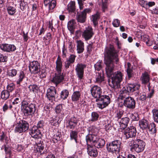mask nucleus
<instances>
[{
    "label": "nucleus",
    "mask_w": 158,
    "mask_h": 158,
    "mask_svg": "<svg viewBox=\"0 0 158 158\" xmlns=\"http://www.w3.org/2000/svg\"><path fill=\"white\" fill-rule=\"evenodd\" d=\"M118 61L117 52L114 47L111 45L106 48L104 59V63L106 65V72L107 77L110 78L111 80V84H109V85L115 89L119 88L120 84L123 79V74L121 72L114 73V62L117 64Z\"/></svg>",
    "instance_id": "f257e3e1"
},
{
    "label": "nucleus",
    "mask_w": 158,
    "mask_h": 158,
    "mask_svg": "<svg viewBox=\"0 0 158 158\" xmlns=\"http://www.w3.org/2000/svg\"><path fill=\"white\" fill-rule=\"evenodd\" d=\"M119 106H123L129 109H134L135 106V102L133 98L129 96V94L121 92L118 97Z\"/></svg>",
    "instance_id": "f03ea898"
},
{
    "label": "nucleus",
    "mask_w": 158,
    "mask_h": 158,
    "mask_svg": "<svg viewBox=\"0 0 158 158\" xmlns=\"http://www.w3.org/2000/svg\"><path fill=\"white\" fill-rule=\"evenodd\" d=\"M128 145L131 147L130 150L131 151L134 150L137 153L142 152L145 147V143L142 140L136 139H131L128 142Z\"/></svg>",
    "instance_id": "7ed1b4c3"
},
{
    "label": "nucleus",
    "mask_w": 158,
    "mask_h": 158,
    "mask_svg": "<svg viewBox=\"0 0 158 158\" xmlns=\"http://www.w3.org/2000/svg\"><path fill=\"white\" fill-rule=\"evenodd\" d=\"M30 103L29 101L25 100L23 101L21 103V110L24 114L26 116L33 114L36 109V107L35 104Z\"/></svg>",
    "instance_id": "20e7f679"
},
{
    "label": "nucleus",
    "mask_w": 158,
    "mask_h": 158,
    "mask_svg": "<svg viewBox=\"0 0 158 158\" xmlns=\"http://www.w3.org/2000/svg\"><path fill=\"white\" fill-rule=\"evenodd\" d=\"M87 138L88 141L87 143L93 144L94 147L97 148H102L105 145V142L104 139L99 138L98 136L93 135Z\"/></svg>",
    "instance_id": "39448f33"
},
{
    "label": "nucleus",
    "mask_w": 158,
    "mask_h": 158,
    "mask_svg": "<svg viewBox=\"0 0 158 158\" xmlns=\"http://www.w3.org/2000/svg\"><path fill=\"white\" fill-rule=\"evenodd\" d=\"M121 142L118 140H114L111 142L107 143L106 149L110 152L116 153L120 151Z\"/></svg>",
    "instance_id": "423d86ee"
},
{
    "label": "nucleus",
    "mask_w": 158,
    "mask_h": 158,
    "mask_svg": "<svg viewBox=\"0 0 158 158\" xmlns=\"http://www.w3.org/2000/svg\"><path fill=\"white\" fill-rule=\"evenodd\" d=\"M140 87V85L138 84H128L126 86L122 88V92L129 94V93L137 91L136 94L138 95L139 93V90Z\"/></svg>",
    "instance_id": "0eeeda50"
},
{
    "label": "nucleus",
    "mask_w": 158,
    "mask_h": 158,
    "mask_svg": "<svg viewBox=\"0 0 158 158\" xmlns=\"http://www.w3.org/2000/svg\"><path fill=\"white\" fill-rule=\"evenodd\" d=\"M110 98L107 95H102L96 101H99L97 104V106L99 108L102 109L107 106L110 102Z\"/></svg>",
    "instance_id": "6e6552de"
},
{
    "label": "nucleus",
    "mask_w": 158,
    "mask_h": 158,
    "mask_svg": "<svg viewBox=\"0 0 158 158\" xmlns=\"http://www.w3.org/2000/svg\"><path fill=\"white\" fill-rule=\"evenodd\" d=\"M29 128V124L25 120H21L19 123H18L16 125L15 129V132L19 133L25 132L27 131Z\"/></svg>",
    "instance_id": "1a4fd4ad"
},
{
    "label": "nucleus",
    "mask_w": 158,
    "mask_h": 158,
    "mask_svg": "<svg viewBox=\"0 0 158 158\" xmlns=\"http://www.w3.org/2000/svg\"><path fill=\"white\" fill-rule=\"evenodd\" d=\"M91 9L88 8L85 9L83 11L79 12H77L76 18L78 22L81 23H85L86 19L87 13H89L91 12Z\"/></svg>",
    "instance_id": "9d476101"
},
{
    "label": "nucleus",
    "mask_w": 158,
    "mask_h": 158,
    "mask_svg": "<svg viewBox=\"0 0 158 158\" xmlns=\"http://www.w3.org/2000/svg\"><path fill=\"white\" fill-rule=\"evenodd\" d=\"M137 131L135 127L131 126L127 127L124 132L126 139L135 137L136 135Z\"/></svg>",
    "instance_id": "9b49d317"
},
{
    "label": "nucleus",
    "mask_w": 158,
    "mask_h": 158,
    "mask_svg": "<svg viewBox=\"0 0 158 158\" xmlns=\"http://www.w3.org/2000/svg\"><path fill=\"white\" fill-rule=\"evenodd\" d=\"M86 67V64L82 63H78L77 65L75 70L76 75L79 80L83 78L84 74V69Z\"/></svg>",
    "instance_id": "f8f14e48"
},
{
    "label": "nucleus",
    "mask_w": 158,
    "mask_h": 158,
    "mask_svg": "<svg viewBox=\"0 0 158 158\" xmlns=\"http://www.w3.org/2000/svg\"><path fill=\"white\" fill-rule=\"evenodd\" d=\"M29 70L31 73L35 74L40 71V66L39 63L35 61L30 62L29 64Z\"/></svg>",
    "instance_id": "ddd939ff"
},
{
    "label": "nucleus",
    "mask_w": 158,
    "mask_h": 158,
    "mask_svg": "<svg viewBox=\"0 0 158 158\" xmlns=\"http://www.w3.org/2000/svg\"><path fill=\"white\" fill-rule=\"evenodd\" d=\"M94 34L92 28L88 26L83 32L82 36L86 41L90 39Z\"/></svg>",
    "instance_id": "4468645a"
},
{
    "label": "nucleus",
    "mask_w": 158,
    "mask_h": 158,
    "mask_svg": "<svg viewBox=\"0 0 158 158\" xmlns=\"http://www.w3.org/2000/svg\"><path fill=\"white\" fill-rule=\"evenodd\" d=\"M64 79V76L63 73H57L56 72L55 74V76L51 80V81L55 84L56 86L60 83L63 82Z\"/></svg>",
    "instance_id": "2eb2a0df"
},
{
    "label": "nucleus",
    "mask_w": 158,
    "mask_h": 158,
    "mask_svg": "<svg viewBox=\"0 0 158 158\" xmlns=\"http://www.w3.org/2000/svg\"><path fill=\"white\" fill-rule=\"evenodd\" d=\"M91 93L93 97L98 99L101 96L102 91L101 87L97 85L92 87L91 89Z\"/></svg>",
    "instance_id": "dca6fc26"
},
{
    "label": "nucleus",
    "mask_w": 158,
    "mask_h": 158,
    "mask_svg": "<svg viewBox=\"0 0 158 158\" xmlns=\"http://www.w3.org/2000/svg\"><path fill=\"white\" fill-rule=\"evenodd\" d=\"M0 48L3 51L8 52H14L16 49L14 45L7 44H0Z\"/></svg>",
    "instance_id": "f3484780"
},
{
    "label": "nucleus",
    "mask_w": 158,
    "mask_h": 158,
    "mask_svg": "<svg viewBox=\"0 0 158 158\" xmlns=\"http://www.w3.org/2000/svg\"><path fill=\"white\" fill-rule=\"evenodd\" d=\"M56 95V90L54 87L51 86L48 89L46 96L49 100L51 102L54 100Z\"/></svg>",
    "instance_id": "a211bd4d"
},
{
    "label": "nucleus",
    "mask_w": 158,
    "mask_h": 158,
    "mask_svg": "<svg viewBox=\"0 0 158 158\" xmlns=\"http://www.w3.org/2000/svg\"><path fill=\"white\" fill-rule=\"evenodd\" d=\"M29 134L32 137L35 139L40 138L42 136L40 130L38 129L36 126L32 127L30 130Z\"/></svg>",
    "instance_id": "6ab92c4d"
},
{
    "label": "nucleus",
    "mask_w": 158,
    "mask_h": 158,
    "mask_svg": "<svg viewBox=\"0 0 158 158\" xmlns=\"http://www.w3.org/2000/svg\"><path fill=\"white\" fill-rule=\"evenodd\" d=\"M87 145V152L88 155L92 157H95L98 155V152L97 149L93 147L91 143H86Z\"/></svg>",
    "instance_id": "aec40b11"
},
{
    "label": "nucleus",
    "mask_w": 158,
    "mask_h": 158,
    "mask_svg": "<svg viewBox=\"0 0 158 158\" xmlns=\"http://www.w3.org/2000/svg\"><path fill=\"white\" fill-rule=\"evenodd\" d=\"M88 131H89V134L85 137V140L86 143L88 142V137H89L90 136L95 135L98 136L97 134L98 133V129L94 127H91L88 128Z\"/></svg>",
    "instance_id": "412c9836"
},
{
    "label": "nucleus",
    "mask_w": 158,
    "mask_h": 158,
    "mask_svg": "<svg viewBox=\"0 0 158 158\" xmlns=\"http://www.w3.org/2000/svg\"><path fill=\"white\" fill-rule=\"evenodd\" d=\"M78 122V120L75 117H71L69 121L68 125L67 127L70 129H73L77 125Z\"/></svg>",
    "instance_id": "4be33fe9"
},
{
    "label": "nucleus",
    "mask_w": 158,
    "mask_h": 158,
    "mask_svg": "<svg viewBox=\"0 0 158 158\" xmlns=\"http://www.w3.org/2000/svg\"><path fill=\"white\" fill-rule=\"evenodd\" d=\"M130 121L128 117L123 118L119 121V124L121 129H125L127 126Z\"/></svg>",
    "instance_id": "5701e85b"
},
{
    "label": "nucleus",
    "mask_w": 158,
    "mask_h": 158,
    "mask_svg": "<svg viewBox=\"0 0 158 158\" xmlns=\"http://www.w3.org/2000/svg\"><path fill=\"white\" fill-rule=\"evenodd\" d=\"M56 63V72L57 73H61L63 66L62 62L59 56H58Z\"/></svg>",
    "instance_id": "b1692460"
},
{
    "label": "nucleus",
    "mask_w": 158,
    "mask_h": 158,
    "mask_svg": "<svg viewBox=\"0 0 158 158\" xmlns=\"http://www.w3.org/2000/svg\"><path fill=\"white\" fill-rule=\"evenodd\" d=\"M77 53L80 54L82 53L84 50V43L81 40H77Z\"/></svg>",
    "instance_id": "393cba45"
},
{
    "label": "nucleus",
    "mask_w": 158,
    "mask_h": 158,
    "mask_svg": "<svg viewBox=\"0 0 158 158\" xmlns=\"http://www.w3.org/2000/svg\"><path fill=\"white\" fill-rule=\"evenodd\" d=\"M127 72L128 77L130 79L134 76V73L132 70L133 67L131 64L129 62L127 63Z\"/></svg>",
    "instance_id": "a878e982"
},
{
    "label": "nucleus",
    "mask_w": 158,
    "mask_h": 158,
    "mask_svg": "<svg viewBox=\"0 0 158 158\" xmlns=\"http://www.w3.org/2000/svg\"><path fill=\"white\" fill-rule=\"evenodd\" d=\"M148 122L145 119H142L139 122V125L143 130H146L148 127Z\"/></svg>",
    "instance_id": "bb28decb"
},
{
    "label": "nucleus",
    "mask_w": 158,
    "mask_h": 158,
    "mask_svg": "<svg viewBox=\"0 0 158 158\" xmlns=\"http://www.w3.org/2000/svg\"><path fill=\"white\" fill-rule=\"evenodd\" d=\"M81 94L79 91H74L71 96L72 100L73 102H76L79 100L81 97Z\"/></svg>",
    "instance_id": "cd10ccee"
},
{
    "label": "nucleus",
    "mask_w": 158,
    "mask_h": 158,
    "mask_svg": "<svg viewBox=\"0 0 158 158\" xmlns=\"http://www.w3.org/2000/svg\"><path fill=\"white\" fill-rule=\"evenodd\" d=\"M76 10L75 2L71 1L67 5V10L70 13L74 12Z\"/></svg>",
    "instance_id": "c85d7f7f"
},
{
    "label": "nucleus",
    "mask_w": 158,
    "mask_h": 158,
    "mask_svg": "<svg viewBox=\"0 0 158 158\" xmlns=\"http://www.w3.org/2000/svg\"><path fill=\"white\" fill-rule=\"evenodd\" d=\"M96 82L97 83H101L104 80V74L103 72L96 73Z\"/></svg>",
    "instance_id": "c756f323"
},
{
    "label": "nucleus",
    "mask_w": 158,
    "mask_h": 158,
    "mask_svg": "<svg viewBox=\"0 0 158 158\" xmlns=\"http://www.w3.org/2000/svg\"><path fill=\"white\" fill-rule=\"evenodd\" d=\"M142 83L146 84L148 83L149 81V77L147 72H145L142 73L141 77Z\"/></svg>",
    "instance_id": "7c9ffc66"
},
{
    "label": "nucleus",
    "mask_w": 158,
    "mask_h": 158,
    "mask_svg": "<svg viewBox=\"0 0 158 158\" xmlns=\"http://www.w3.org/2000/svg\"><path fill=\"white\" fill-rule=\"evenodd\" d=\"M146 130H148L152 134H154L156 133V125L152 123L150 124H149L148 127Z\"/></svg>",
    "instance_id": "2f4dec72"
},
{
    "label": "nucleus",
    "mask_w": 158,
    "mask_h": 158,
    "mask_svg": "<svg viewBox=\"0 0 158 158\" xmlns=\"http://www.w3.org/2000/svg\"><path fill=\"white\" fill-rule=\"evenodd\" d=\"M61 135V133L57 130L56 132L54 133V134L53 137V141L54 143H57L58 141L60 140V138Z\"/></svg>",
    "instance_id": "473e14b6"
},
{
    "label": "nucleus",
    "mask_w": 158,
    "mask_h": 158,
    "mask_svg": "<svg viewBox=\"0 0 158 158\" xmlns=\"http://www.w3.org/2000/svg\"><path fill=\"white\" fill-rule=\"evenodd\" d=\"M40 143H36V150L38 152H39L40 154H43L44 153V152L43 151L44 148V145L43 144L41 141H40Z\"/></svg>",
    "instance_id": "72a5a7b5"
},
{
    "label": "nucleus",
    "mask_w": 158,
    "mask_h": 158,
    "mask_svg": "<svg viewBox=\"0 0 158 158\" xmlns=\"http://www.w3.org/2000/svg\"><path fill=\"white\" fill-rule=\"evenodd\" d=\"M76 24V23L75 20L72 19L69 21L68 23V29L71 31H73L75 28Z\"/></svg>",
    "instance_id": "f704fd0d"
},
{
    "label": "nucleus",
    "mask_w": 158,
    "mask_h": 158,
    "mask_svg": "<svg viewBox=\"0 0 158 158\" xmlns=\"http://www.w3.org/2000/svg\"><path fill=\"white\" fill-rule=\"evenodd\" d=\"M2 148H4L6 153L8 156L10 157L12 156V153L11 151V148L10 146L7 143L4 144L3 146H2Z\"/></svg>",
    "instance_id": "c9c22d12"
},
{
    "label": "nucleus",
    "mask_w": 158,
    "mask_h": 158,
    "mask_svg": "<svg viewBox=\"0 0 158 158\" xmlns=\"http://www.w3.org/2000/svg\"><path fill=\"white\" fill-rule=\"evenodd\" d=\"M15 97L16 98L14 99V101L12 102L13 105H18L21 101V97L20 96V93L17 92L15 93Z\"/></svg>",
    "instance_id": "e433bc0d"
},
{
    "label": "nucleus",
    "mask_w": 158,
    "mask_h": 158,
    "mask_svg": "<svg viewBox=\"0 0 158 158\" xmlns=\"http://www.w3.org/2000/svg\"><path fill=\"white\" fill-rule=\"evenodd\" d=\"M10 96V93L7 90H3L1 92V97L2 99L5 100L8 99Z\"/></svg>",
    "instance_id": "4c0bfd02"
},
{
    "label": "nucleus",
    "mask_w": 158,
    "mask_h": 158,
    "mask_svg": "<svg viewBox=\"0 0 158 158\" xmlns=\"http://www.w3.org/2000/svg\"><path fill=\"white\" fill-rule=\"evenodd\" d=\"M78 132L77 131H71L70 133V137L71 139H74L76 143H77V138L78 137Z\"/></svg>",
    "instance_id": "58836bf2"
},
{
    "label": "nucleus",
    "mask_w": 158,
    "mask_h": 158,
    "mask_svg": "<svg viewBox=\"0 0 158 158\" xmlns=\"http://www.w3.org/2000/svg\"><path fill=\"white\" fill-rule=\"evenodd\" d=\"M69 95V92L67 89H65L63 90L60 94L61 98L63 100H65L68 97Z\"/></svg>",
    "instance_id": "ea45409f"
},
{
    "label": "nucleus",
    "mask_w": 158,
    "mask_h": 158,
    "mask_svg": "<svg viewBox=\"0 0 158 158\" xmlns=\"http://www.w3.org/2000/svg\"><path fill=\"white\" fill-rule=\"evenodd\" d=\"M99 15L98 12L92 16V20L95 26L97 24L98 20L99 19Z\"/></svg>",
    "instance_id": "a19ab883"
},
{
    "label": "nucleus",
    "mask_w": 158,
    "mask_h": 158,
    "mask_svg": "<svg viewBox=\"0 0 158 158\" xmlns=\"http://www.w3.org/2000/svg\"><path fill=\"white\" fill-rule=\"evenodd\" d=\"M152 113L154 121L158 123V110L155 108L153 109Z\"/></svg>",
    "instance_id": "79ce46f5"
},
{
    "label": "nucleus",
    "mask_w": 158,
    "mask_h": 158,
    "mask_svg": "<svg viewBox=\"0 0 158 158\" xmlns=\"http://www.w3.org/2000/svg\"><path fill=\"white\" fill-rule=\"evenodd\" d=\"M91 121L92 122H94L98 120L99 114L96 112H93L91 113Z\"/></svg>",
    "instance_id": "37998d69"
},
{
    "label": "nucleus",
    "mask_w": 158,
    "mask_h": 158,
    "mask_svg": "<svg viewBox=\"0 0 158 158\" xmlns=\"http://www.w3.org/2000/svg\"><path fill=\"white\" fill-rule=\"evenodd\" d=\"M25 75L24 72L20 71L18 76V79L16 81V83L17 84H19L23 81V79L24 78Z\"/></svg>",
    "instance_id": "c03bdc74"
},
{
    "label": "nucleus",
    "mask_w": 158,
    "mask_h": 158,
    "mask_svg": "<svg viewBox=\"0 0 158 158\" xmlns=\"http://www.w3.org/2000/svg\"><path fill=\"white\" fill-rule=\"evenodd\" d=\"M7 10L8 14L10 15H13L16 12V9L15 7L9 6L7 8Z\"/></svg>",
    "instance_id": "a18cd8bd"
},
{
    "label": "nucleus",
    "mask_w": 158,
    "mask_h": 158,
    "mask_svg": "<svg viewBox=\"0 0 158 158\" xmlns=\"http://www.w3.org/2000/svg\"><path fill=\"white\" fill-rule=\"evenodd\" d=\"M28 88L30 91L33 93L37 92L38 89V87L35 85H30Z\"/></svg>",
    "instance_id": "49530a36"
},
{
    "label": "nucleus",
    "mask_w": 158,
    "mask_h": 158,
    "mask_svg": "<svg viewBox=\"0 0 158 158\" xmlns=\"http://www.w3.org/2000/svg\"><path fill=\"white\" fill-rule=\"evenodd\" d=\"M20 7L21 9L23 11L25 10L27 6V3L25 2L24 0H20Z\"/></svg>",
    "instance_id": "de8ad7c7"
},
{
    "label": "nucleus",
    "mask_w": 158,
    "mask_h": 158,
    "mask_svg": "<svg viewBox=\"0 0 158 158\" xmlns=\"http://www.w3.org/2000/svg\"><path fill=\"white\" fill-rule=\"evenodd\" d=\"M12 107V106L10 104H9L7 102H6L3 106V111L6 112L9 109H11Z\"/></svg>",
    "instance_id": "09e8293b"
},
{
    "label": "nucleus",
    "mask_w": 158,
    "mask_h": 158,
    "mask_svg": "<svg viewBox=\"0 0 158 158\" xmlns=\"http://www.w3.org/2000/svg\"><path fill=\"white\" fill-rule=\"evenodd\" d=\"M102 60H99L94 65V68L96 70L99 71L102 68Z\"/></svg>",
    "instance_id": "8fccbe9b"
},
{
    "label": "nucleus",
    "mask_w": 158,
    "mask_h": 158,
    "mask_svg": "<svg viewBox=\"0 0 158 158\" xmlns=\"http://www.w3.org/2000/svg\"><path fill=\"white\" fill-rule=\"evenodd\" d=\"M15 88V85L13 83H10L7 86V90L10 93L13 91Z\"/></svg>",
    "instance_id": "3c124183"
},
{
    "label": "nucleus",
    "mask_w": 158,
    "mask_h": 158,
    "mask_svg": "<svg viewBox=\"0 0 158 158\" xmlns=\"http://www.w3.org/2000/svg\"><path fill=\"white\" fill-rule=\"evenodd\" d=\"M49 4V9L50 10L53 9L56 5V2L55 0H52Z\"/></svg>",
    "instance_id": "603ef678"
},
{
    "label": "nucleus",
    "mask_w": 158,
    "mask_h": 158,
    "mask_svg": "<svg viewBox=\"0 0 158 158\" xmlns=\"http://www.w3.org/2000/svg\"><path fill=\"white\" fill-rule=\"evenodd\" d=\"M17 71L15 69H12L8 71V74L9 76L13 77L16 75Z\"/></svg>",
    "instance_id": "864d4df0"
},
{
    "label": "nucleus",
    "mask_w": 158,
    "mask_h": 158,
    "mask_svg": "<svg viewBox=\"0 0 158 158\" xmlns=\"http://www.w3.org/2000/svg\"><path fill=\"white\" fill-rule=\"evenodd\" d=\"M76 57V56L75 55L73 54L71 55L68 58H67L66 60L73 64L75 62Z\"/></svg>",
    "instance_id": "5fc2aeb1"
},
{
    "label": "nucleus",
    "mask_w": 158,
    "mask_h": 158,
    "mask_svg": "<svg viewBox=\"0 0 158 158\" xmlns=\"http://www.w3.org/2000/svg\"><path fill=\"white\" fill-rule=\"evenodd\" d=\"M7 57L4 56L2 54L0 53V62H5L7 61Z\"/></svg>",
    "instance_id": "6e6d98bb"
},
{
    "label": "nucleus",
    "mask_w": 158,
    "mask_h": 158,
    "mask_svg": "<svg viewBox=\"0 0 158 158\" xmlns=\"http://www.w3.org/2000/svg\"><path fill=\"white\" fill-rule=\"evenodd\" d=\"M79 6V8L80 10H82L83 9L84 7V2L83 1L85 0H77Z\"/></svg>",
    "instance_id": "4d7b16f0"
},
{
    "label": "nucleus",
    "mask_w": 158,
    "mask_h": 158,
    "mask_svg": "<svg viewBox=\"0 0 158 158\" xmlns=\"http://www.w3.org/2000/svg\"><path fill=\"white\" fill-rule=\"evenodd\" d=\"M24 148L25 147L24 146L22 145L18 144L15 149H16L19 152H22L24 150Z\"/></svg>",
    "instance_id": "13d9d810"
},
{
    "label": "nucleus",
    "mask_w": 158,
    "mask_h": 158,
    "mask_svg": "<svg viewBox=\"0 0 158 158\" xmlns=\"http://www.w3.org/2000/svg\"><path fill=\"white\" fill-rule=\"evenodd\" d=\"M67 52V49L65 47V44L64 43L62 50V56L63 58H64L66 57V54Z\"/></svg>",
    "instance_id": "bf43d9fd"
},
{
    "label": "nucleus",
    "mask_w": 158,
    "mask_h": 158,
    "mask_svg": "<svg viewBox=\"0 0 158 158\" xmlns=\"http://www.w3.org/2000/svg\"><path fill=\"white\" fill-rule=\"evenodd\" d=\"M124 112V111L123 110H119L117 112L116 117L118 119L120 118L123 115Z\"/></svg>",
    "instance_id": "052dcab7"
},
{
    "label": "nucleus",
    "mask_w": 158,
    "mask_h": 158,
    "mask_svg": "<svg viewBox=\"0 0 158 158\" xmlns=\"http://www.w3.org/2000/svg\"><path fill=\"white\" fill-rule=\"evenodd\" d=\"M131 118L133 120L135 121H138L139 119V115L137 113L132 114Z\"/></svg>",
    "instance_id": "680f3d73"
},
{
    "label": "nucleus",
    "mask_w": 158,
    "mask_h": 158,
    "mask_svg": "<svg viewBox=\"0 0 158 158\" xmlns=\"http://www.w3.org/2000/svg\"><path fill=\"white\" fill-rule=\"evenodd\" d=\"M62 105L60 104H59V105H57L56 107V112L57 113H59L62 111Z\"/></svg>",
    "instance_id": "e2e57ef3"
},
{
    "label": "nucleus",
    "mask_w": 158,
    "mask_h": 158,
    "mask_svg": "<svg viewBox=\"0 0 158 158\" xmlns=\"http://www.w3.org/2000/svg\"><path fill=\"white\" fill-rule=\"evenodd\" d=\"M102 7L103 9V11L105 12L106 9L107 8L106 0H102Z\"/></svg>",
    "instance_id": "0e129e2a"
},
{
    "label": "nucleus",
    "mask_w": 158,
    "mask_h": 158,
    "mask_svg": "<svg viewBox=\"0 0 158 158\" xmlns=\"http://www.w3.org/2000/svg\"><path fill=\"white\" fill-rule=\"evenodd\" d=\"M44 122L43 120H40L39 121L37 124L36 126L38 129L40 128H42L44 126Z\"/></svg>",
    "instance_id": "69168bd1"
},
{
    "label": "nucleus",
    "mask_w": 158,
    "mask_h": 158,
    "mask_svg": "<svg viewBox=\"0 0 158 158\" xmlns=\"http://www.w3.org/2000/svg\"><path fill=\"white\" fill-rule=\"evenodd\" d=\"M107 123H106V121L105 122V129L106 130H108L111 128V125L110 124V122L109 121H107Z\"/></svg>",
    "instance_id": "338daca9"
},
{
    "label": "nucleus",
    "mask_w": 158,
    "mask_h": 158,
    "mask_svg": "<svg viewBox=\"0 0 158 158\" xmlns=\"http://www.w3.org/2000/svg\"><path fill=\"white\" fill-rule=\"evenodd\" d=\"M112 24L114 27H117L120 25L119 21L117 19H115L113 22Z\"/></svg>",
    "instance_id": "774afa93"
}]
</instances>
